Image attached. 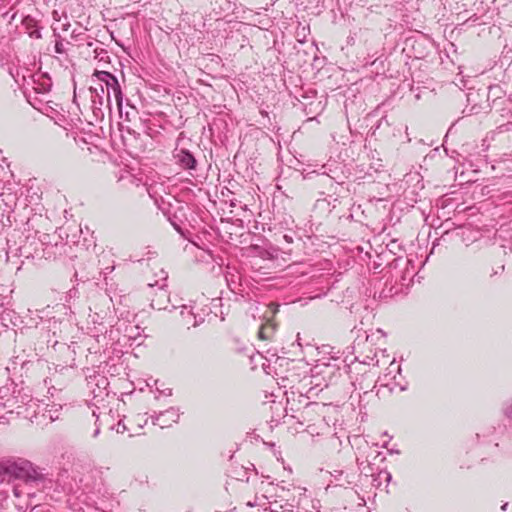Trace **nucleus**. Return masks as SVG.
I'll return each instance as SVG.
<instances>
[{"label": "nucleus", "mask_w": 512, "mask_h": 512, "mask_svg": "<svg viewBox=\"0 0 512 512\" xmlns=\"http://www.w3.org/2000/svg\"><path fill=\"white\" fill-rule=\"evenodd\" d=\"M94 57L98 59L100 62H107L109 59L108 52L104 48L98 47L94 49Z\"/></svg>", "instance_id": "22"}, {"label": "nucleus", "mask_w": 512, "mask_h": 512, "mask_svg": "<svg viewBox=\"0 0 512 512\" xmlns=\"http://www.w3.org/2000/svg\"><path fill=\"white\" fill-rule=\"evenodd\" d=\"M93 77H96L99 83L104 85L106 95H109L110 99L112 95L114 96L120 116L122 117L124 95L117 77L108 71L99 70H95Z\"/></svg>", "instance_id": "3"}, {"label": "nucleus", "mask_w": 512, "mask_h": 512, "mask_svg": "<svg viewBox=\"0 0 512 512\" xmlns=\"http://www.w3.org/2000/svg\"><path fill=\"white\" fill-rule=\"evenodd\" d=\"M125 119H126L127 121H130V112H129V111H126V112H125Z\"/></svg>", "instance_id": "45"}, {"label": "nucleus", "mask_w": 512, "mask_h": 512, "mask_svg": "<svg viewBox=\"0 0 512 512\" xmlns=\"http://www.w3.org/2000/svg\"><path fill=\"white\" fill-rule=\"evenodd\" d=\"M506 506H507V504H504V505L502 506V509H503V510H505V509H506Z\"/></svg>", "instance_id": "54"}, {"label": "nucleus", "mask_w": 512, "mask_h": 512, "mask_svg": "<svg viewBox=\"0 0 512 512\" xmlns=\"http://www.w3.org/2000/svg\"><path fill=\"white\" fill-rule=\"evenodd\" d=\"M265 510H268L269 512H279L276 507H273V509L271 507L269 508H266Z\"/></svg>", "instance_id": "44"}, {"label": "nucleus", "mask_w": 512, "mask_h": 512, "mask_svg": "<svg viewBox=\"0 0 512 512\" xmlns=\"http://www.w3.org/2000/svg\"><path fill=\"white\" fill-rule=\"evenodd\" d=\"M180 417L179 409L170 407L165 411L151 416L152 423L159 425L161 428L170 427L173 423H177Z\"/></svg>", "instance_id": "8"}, {"label": "nucleus", "mask_w": 512, "mask_h": 512, "mask_svg": "<svg viewBox=\"0 0 512 512\" xmlns=\"http://www.w3.org/2000/svg\"><path fill=\"white\" fill-rule=\"evenodd\" d=\"M377 357V352L376 351H370L369 354H365V355H362L359 354L355 357L356 360H358L360 363H363V364H366V365H378L379 364V360L376 359Z\"/></svg>", "instance_id": "18"}, {"label": "nucleus", "mask_w": 512, "mask_h": 512, "mask_svg": "<svg viewBox=\"0 0 512 512\" xmlns=\"http://www.w3.org/2000/svg\"><path fill=\"white\" fill-rule=\"evenodd\" d=\"M282 238H283L287 243H292V242H293V237H292V235H290V234H283V235H282Z\"/></svg>", "instance_id": "33"}, {"label": "nucleus", "mask_w": 512, "mask_h": 512, "mask_svg": "<svg viewBox=\"0 0 512 512\" xmlns=\"http://www.w3.org/2000/svg\"><path fill=\"white\" fill-rule=\"evenodd\" d=\"M388 369H389V372L387 374H385L383 377H379L376 384L373 387V388H376L377 384H379V389L377 390V394L380 393L382 388H386L389 393H393L396 390V388H398L399 391H401V392L407 390V383L401 384L400 382H397L395 375L393 377H390V375L394 371L400 373V371H401L400 366L396 365L395 361L393 360L390 362Z\"/></svg>", "instance_id": "5"}, {"label": "nucleus", "mask_w": 512, "mask_h": 512, "mask_svg": "<svg viewBox=\"0 0 512 512\" xmlns=\"http://www.w3.org/2000/svg\"><path fill=\"white\" fill-rule=\"evenodd\" d=\"M311 507L312 509H315L317 512H320L321 504L319 500H311Z\"/></svg>", "instance_id": "31"}, {"label": "nucleus", "mask_w": 512, "mask_h": 512, "mask_svg": "<svg viewBox=\"0 0 512 512\" xmlns=\"http://www.w3.org/2000/svg\"><path fill=\"white\" fill-rule=\"evenodd\" d=\"M269 328L267 327H261L260 331H259V335L262 339H266L268 338V335L266 333V331L268 330Z\"/></svg>", "instance_id": "32"}, {"label": "nucleus", "mask_w": 512, "mask_h": 512, "mask_svg": "<svg viewBox=\"0 0 512 512\" xmlns=\"http://www.w3.org/2000/svg\"><path fill=\"white\" fill-rule=\"evenodd\" d=\"M265 510H268L269 512H279L276 507H273V509L271 507L269 508H266Z\"/></svg>", "instance_id": "43"}, {"label": "nucleus", "mask_w": 512, "mask_h": 512, "mask_svg": "<svg viewBox=\"0 0 512 512\" xmlns=\"http://www.w3.org/2000/svg\"><path fill=\"white\" fill-rule=\"evenodd\" d=\"M116 432L117 433H124L125 430H126V426L125 424L122 422V421H119L117 424H116Z\"/></svg>", "instance_id": "30"}, {"label": "nucleus", "mask_w": 512, "mask_h": 512, "mask_svg": "<svg viewBox=\"0 0 512 512\" xmlns=\"http://www.w3.org/2000/svg\"><path fill=\"white\" fill-rule=\"evenodd\" d=\"M309 385H311L310 389L308 390V393H311L314 389L317 387H324V382L322 380V377L318 375L317 373H314L311 370V376L309 377Z\"/></svg>", "instance_id": "20"}, {"label": "nucleus", "mask_w": 512, "mask_h": 512, "mask_svg": "<svg viewBox=\"0 0 512 512\" xmlns=\"http://www.w3.org/2000/svg\"><path fill=\"white\" fill-rule=\"evenodd\" d=\"M298 490L300 491L298 499H296L295 497H293L292 499H287L284 505H280V509L292 511L294 507L302 508V503L306 499V488L298 487ZM303 509L305 510V512H309L308 509H305L304 507Z\"/></svg>", "instance_id": "11"}, {"label": "nucleus", "mask_w": 512, "mask_h": 512, "mask_svg": "<svg viewBox=\"0 0 512 512\" xmlns=\"http://www.w3.org/2000/svg\"><path fill=\"white\" fill-rule=\"evenodd\" d=\"M13 494L16 496V497H20L21 493L19 491V489L17 487H14L13 489Z\"/></svg>", "instance_id": "39"}, {"label": "nucleus", "mask_w": 512, "mask_h": 512, "mask_svg": "<svg viewBox=\"0 0 512 512\" xmlns=\"http://www.w3.org/2000/svg\"><path fill=\"white\" fill-rule=\"evenodd\" d=\"M384 123L386 125H388V121L386 120V118L382 117L380 120H378L377 125L375 126V128H373V127L371 128V130H372L371 135L374 136L376 134V130L381 128Z\"/></svg>", "instance_id": "26"}, {"label": "nucleus", "mask_w": 512, "mask_h": 512, "mask_svg": "<svg viewBox=\"0 0 512 512\" xmlns=\"http://www.w3.org/2000/svg\"><path fill=\"white\" fill-rule=\"evenodd\" d=\"M312 371L322 377L324 387L335 383L341 377L340 369L330 363L317 364L312 368Z\"/></svg>", "instance_id": "7"}, {"label": "nucleus", "mask_w": 512, "mask_h": 512, "mask_svg": "<svg viewBox=\"0 0 512 512\" xmlns=\"http://www.w3.org/2000/svg\"><path fill=\"white\" fill-rule=\"evenodd\" d=\"M278 487H279L282 491H285V490H286V488H285L284 486H279V485H278ZM287 491H289V488H287Z\"/></svg>", "instance_id": "49"}, {"label": "nucleus", "mask_w": 512, "mask_h": 512, "mask_svg": "<svg viewBox=\"0 0 512 512\" xmlns=\"http://www.w3.org/2000/svg\"><path fill=\"white\" fill-rule=\"evenodd\" d=\"M22 25L29 37L34 39L42 38L41 28L38 26L37 21L33 17L26 16L22 21Z\"/></svg>", "instance_id": "10"}, {"label": "nucleus", "mask_w": 512, "mask_h": 512, "mask_svg": "<svg viewBox=\"0 0 512 512\" xmlns=\"http://www.w3.org/2000/svg\"><path fill=\"white\" fill-rule=\"evenodd\" d=\"M159 291L163 294V296H165V295H166V291L163 289V287H160V288H159Z\"/></svg>", "instance_id": "46"}, {"label": "nucleus", "mask_w": 512, "mask_h": 512, "mask_svg": "<svg viewBox=\"0 0 512 512\" xmlns=\"http://www.w3.org/2000/svg\"><path fill=\"white\" fill-rule=\"evenodd\" d=\"M246 505H247L248 507L253 508V507L257 506V502H256V501H249V502H247V504H246Z\"/></svg>", "instance_id": "40"}, {"label": "nucleus", "mask_w": 512, "mask_h": 512, "mask_svg": "<svg viewBox=\"0 0 512 512\" xmlns=\"http://www.w3.org/2000/svg\"><path fill=\"white\" fill-rule=\"evenodd\" d=\"M45 469L34 465L24 458H8L0 460V473L21 480L27 485L41 489L51 488L53 480Z\"/></svg>", "instance_id": "1"}, {"label": "nucleus", "mask_w": 512, "mask_h": 512, "mask_svg": "<svg viewBox=\"0 0 512 512\" xmlns=\"http://www.w3.org/2000/svg\"><path fill=\"white\" fill-rule=\"evenodd\" d=\"M89 90L91 93L93 113L96 116L99 114L103 116L101 109L102 106H106L111 110V99L109 98V95H106L104 85L102 83H98L97 86H91Z\"/></svg>", "instance_id": "6"}, {"label": "nucleus", "mask_w": 512, "mask_h": 512, "mask_svg": "<svg viewBox=\"0 0 512 512\" xmlns=\"http://www.w3.org/2000/svg\"><path fill=\"white\" fill-rule=\"evenodd\" d=\"M22 250H23V248H22V247H20V248H19L20 255H24V253L22 252Z\"/></svg>", "instance_id": "50"}, {"label": "nucleus", "mask_w": 512, "mask_h": 512, "mask_svg": "<svg viewBox=\"0 0 512 512\" xmlns=\"http://www.w3.org/2000/svg\"><path fill=\"white\" fill-rule=\"evenodd\" d=\"M192 327H197L204 322V318L200 315L195 314L192 320Z\"/></svg>", "instance_id": "28"}, {"label": "nucleus", "mask_w": 512, "mask_h": 512, "mask_svg": "<svg viewBox=\"0 0 512 512\" xmlns=\"http://www.w3.org/2000/svg\"><path fill=\"white\" fill-rule=\"evenodd\" d=\"M512 129V122H507L497 127L498 133H505Z\"/></svg>", "instance_id": "25"}, {"label": "nucleus", "mask_w": 512, "mask_h": 512, "mask_svg": "<svg viewBox=\"0 0 512 512\" xmlns=\"http://www.w3.org/2000/svg\"><path fill=\"white\" fill-rule=\"evenodd\" d=\"M392 475L387 470H381L378 474L373 475L372 486L375 488H380L382 485V480L386 481L387 484L391 481Z\"/></svg>", "instance_id": "16"}, {"label": "nucleus", "mask_w": 512, "mask_h": 512, "mask_svg": "<svg viewBox=\"0 0 512 512\" xmlns=\"http://www.w3.org/2000/svg\"><path fill=\"white\" fill-rule=\"evenodd\" d=\"M54 36L57 38L56 41H55V52L57 54H65L66 53V48L64 46V43H63V39L61 38V36L56 33V31L54 30Z\"/></svg>", "instance_id": "21"}, {"label": "nucleus", "mask_w": 512, "mask_h": 512, "mask_svg": "<svg viewBox=\"0 0 512 512\" xmlns=\"http://www.w3.org/2000/svg\"><path fill=\"white\" fill-rule=\"evenodd\" d=\"M320 105H321V102H317L316 107L318 108V107H320Z\"/></svg>", "instance_id": "53"}, {"label": "nucleus", "mask_w": 512, "mask_h": 512, "mask_svg": "<svg viewBox=\"0 0 512 512\" xmlns=\"http://www.w3.org/2000/svg\"><path fill=\"white\" fill-rule=\"evenodd\" d=\"M269 308L271 309L272 313L275 314L278 310V305H276L275 303H270Z\"/></svg>", "instance_id": "36"}, {"label": "nucleus", "mask_w": 512, "mask_h": 512, "mask_svg": "<svg viewBox=\"0 0 512 512\" xmlns=\"http://www.w3.org/2000/svg\"><path fill=\"white\" fill-rule=\"evenodd\" d=\"M368 340H369V336H368V335H366V336H365V342H368Z\"/></svg>", "instance_id": "51"}, {"label": "nucleus", "mask_w": 512, "mask_h": 512, "mask_svg": "<svg viewBox=\"0 0 512 512\" xmlns=\"http://www.w3.org/2000/svg\"><path fill=\"white\" fill-rule=\"evenodd\" d=\"M49 417H50L51 421H54V420L58 419V416L54 417L52 414H50Z\"/></svg>", "instance_id": "47"}, {"label": "nucleus", "mask_w": 512, "mask_h": 512, "mask_svg": "<svg viewBox=\"0 0 512 512\" xmlns=\"http://www.w3.org/2000/svg\"><path fill=\"white\" fill-rule=\"evenodd\" d=\"M170 222L171 224L173 225V227L181 234H183L182 230H181V227L177 224V222H175L174 220L170 219Z\"/></svg>", "instance_id": "35"}, {"label": "nucleus", "mask_w": 512, "mask_h": 512, "mask_svg": "<svg viewBox=\"0 0 512 512\" xmlns=\"http://www.w3.org/2000/svg\"><path fill=\"white\" fill-rule=\"evenodd\" d=\"M92 474L82 465L73 464L70 467H63L57 475L56 484L61 490L68 494L92 492Z\"/></svg>", "instance_id": "2"}, {"label": "nucleus", "mask_w": 512, "mask_h": 512, "mask_svg": "<svg viewBox=\"0 0 512 512\" xmlns=\"http://www.w3.org/2000/svg\"><path fill=\"white\" fill-rule=\"evenodd\" d=\"M238 480L249 482V476H248V468H241L240 472L238 473Z\"/></svg>", "instance_id": "24"}, {"label": "nucleus", "mask_w": 512, "mask_h": 512, "mask_svg": "<svg viewBox=\"0 0 512 512\" xmlns=\"http://www.w3.org/2000/svg\"><path fill=\"white\" fill-rule=\"evenodd\" d=\"M344 474V471L343 470H338V469H335L333 472H331V476L335 479V480H339Z\"/></svg>", "instance_id": "29"}, {"label": "nucleus", "mask_w": 512, "mask_h": 512, "mask_svg": "<svg viewBox=\"0 0 512 512\" xmlns=\"http://www.w3.org/2000/svg\"><path fill=\"white\" fill-rule=\"evenodd\" d=\"M174 158L176 163L184 170H195L197 167V160L194 155L187 149L175 150Z\"/></svg>", "instance_id": "9"}, {"label": "nucleus", "mask_w": 512, "mask_h": 512, "mask_svg": "<svg viewBox=\"0 0 512 512\" xmlns=\"http://www.w3.org/2000/svg\"><path fill=\"white\" fill-rule=\"evenodd\" d=\"M100 434V426L97 425L96 429L93 432V438H96Z\"/></svg>", "instance_id": "37"}, {"label": "nucleus", "mask_w": 512, "mask_h": 512, "mask_svg": "<svg viewBox=\"0 0 512 512\" xmlns=\"http://www.w3.org/2000/svg\"><path fill=\"white\" fill-rule=\"evenodd\" d=\"M306 1H307L308 3H311V2H313V0H306Z\"/></svg>", "instance_id": "55"}, {"label": "nucleus", "mask_w": 512, "mask_h": 512, "mask_svg": "<svg viewBox=\"0 0 512 512\" xmlns=\"http://www.w3.org/2000/svg\"><path fill=\"white\" fill-rule=\"evenodd\" d=\"M91 317H92V322H93L94 324H97V323H98L99 325H101V323H99V322H98V319H97V318H98V314H95L94 316H91Z\"/></svg>", "instance_id": "38"}, {"label": "nucleus", "mask_w": 512, "mask_h": 512, "mask_svg": "<svg viewBox=\"0 0 512 512\" xmlns=\"http://www.w3.org/2000/svg\"><path fill=\"white\" fill-rule=\"evenodd\" d=\"M361 340H360V336L357 337V339L354 341V346L353 348L356 350V349H360L361 348Z\"/></svg>", "instance_id": "34"}, {"label": "nucleus", "mask_w": 512, "mask_h": 512, "mask_svg": "<svg viewBox=\"0 0 512 512\" xmlns=\"http://www.w3.org/2000/svg\"><path fill=\"white\" fill-rule=\"evenodd\" d=\"M3 409H6V406H3V405H2V402H0V412H1Z\"/></svg>", "instance_id": "48"}, {"label": "nucleus", "mask_w": 512, "mask_h": 512, "mask_svg": "<svg viewBox=\"0 0 512 512\" xmlns=\"http://www.w3.org/2000/svg\"><path fill=\"white\" fill-rule=\"evenodd\" d=\"M504 415L512 420V398L503 407Z\"/></svg>", "instance_id": "23"}, {"label": "nucleus", "mask_w": 512, "mask_h": 512, "mask_svg": "<svg viewBox=\"0 0 512 512\" xmlns=\"http://www.w3.org/2000/svg\"><path fill=\"white\" fill-rule=\"evenodd\" d=\"M351 483H352L351 480L346 479V484H351Z\"/></svg>", "instance_id": "52"}, {"label": "nucleus", "mask_w": 512, "mask_h": 512, "mask_svg": "<svg viewBox=\"0 0 512 512\" xmlns=\"http://www.w3.org/2000/svg\"><path fill=\"white\" fill-rule=\"evenodd\" d=\"M180 315L182 316L186 324H190L192 326L193 316L195 315L192 306L182 305Z\"/></svg>", "instance_id": "19"}, {"label": "nucleus", "mask_w": 512, "mask_h": 512, "mask_svg": "<svg viewBox=\"0 0 512 512\" xmlns=\"http://www.w3.org/2000/svg\"><path fill=\"white\" fill-rule=\"evenodd\" d=\"M214 5V11L219 15L233 13L236 9V3L231 0H215Z\"/></svg>", "instance_id": "13"}, {"label": "nucleus", "mask_w": 512, "mask_h": 512, "mask_svg": "<svg viewBox=\"0 0 512 512\" xmlns=\"http://www.w3.org/2000/svg\"><path fill=\"white\" fill-rule=\"evenodd\" d=\"M15 392L10 399H7V402H2V405L6 406L10 413L16 412L18 415H21L24 413L22 409L27 410L26 406H30L32 395L28 389L22 386H18Z\"/></svg>", "instance_id": "4"}, {"label": "nucleus", "mask_w": 512, "mask_h": 512, "mask_svg": "<svg viewBox=\"0 0 512 512\" xmlns=\"http://www.w3.org/2000/svg\"><path fill=\"white\" fill-rule=\"evenodd\" d=\"M366 505V501L363 497H360V502H359V506H365Z\"/></svg>", "instance_id": "41"}, {"label": "nucleus", "mask_w": 512, "mask_h": 512, "mask_svg": "<svg viewBox=\"0 0 512 512\" xmlns=\"http://www.w3.org/2000/svg\"><path fill=\"white\" fill-rule=\"evenodd\" d=\"M163 393L167 396H171L172 395V390L171 389H167L166 391H163Z\"/></svg>", "instance_id": "42"}, {"label": "nucleus", "mask_w": 512, "mask_h": 512, "mask_svg": "<svg viewBox=\"0 0 512 512\" xmlns=\"http://www.w3.org/2000/svg\"><path fill=\"white\" fill-rule=\"evenodd\" d=\"M313 106H314L313 102H309L307 104H304V112H305L306 115H310V114L316 112V109H314Z\"/></svg>", "instance_id": "27"}, {"label": "nucleus", "mask_w": 512, "mask_h": 512, "mask_svg": "<svg viewBox=\"0 0 512 512\" xmlns=\"http://www.w3.org/2000/svg\"><path fill=\"white\" fill-rule=\"evenodd\" d=\"M412 265V260L405 257H394L392 261L388 263V267L391 272H394L393 276L398 278L403 267Z\"/></svg>", "instance_id": "12"}, {"label": "nucleus", "mask_w": 512, "mask_h": 512, "mask_svg": "<svg viewBox=\"0 0 512 512\" xmlns=\"http://www.w3.org/2000/svg\"><path fill=\"white\" fill-rule=\"evenodd\" d=\"M35 86L33 90L36 94H47L52 87V82L50 77L42 75L38 81H34Z\"/></svg>", "instance_id": "14"}, {"label": "nucleus", "mask_w": 512, "mask_h": 512, "mask_svg": "<svg viewBox=\"0 0 512 512\" xmlns=\"http://www.w3.org/2000/svg\"><path fill=\"white\" fill-rule=\"evenodd\" d=\"M18 386V384L10 382L0 387V402H7V399H10L13 393H16L15 390Z\"/></svg>", "instance_id": "15"}, {"label": "nucleus", "mask_w": 512, "mask_h": 512, "mask_svg": "<svg viewBox=\"0 0 512 512\" xmlns=\"http://www.w3.org/2000/svg\"><path fill=\"white\" fill-rule=\"evenodd\" d=\"M415 274H416V271H415L414 261L412 260V265L403 267L398 278L400 279L401 284L405 285V282L411 281L412 278L415 276Z\"/></svg>", "instance_id": "17"}]
</instances>
